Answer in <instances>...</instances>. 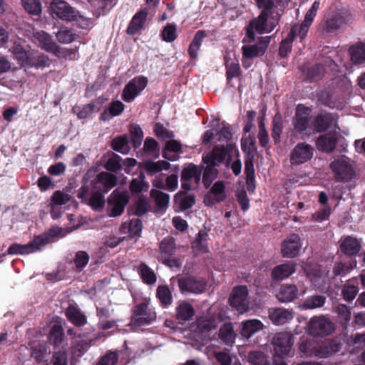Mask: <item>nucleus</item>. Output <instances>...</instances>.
<instances>
[{
	"label": "nucleus",
	"instance_id": "1",
	"mask_svg": "<svg viewBox=\"0 0 365 365\" xmlns=\"http://www.w3.org/2000/svg\"><path fill=\"white\" fill-rule=\"evenodd\" d=\"M232 145L216 146L212 152L202 158L203 165L200 168L203 169L202 182L206 187L210 186L218 175L217 167L225 160L229 153L232 152Z\"/></svg>",
	"mask_w": 365,
	"mask_h": 365
},
{
	"label": "nucleus",
	"instance_id": "2",
	"mask_svg": "<svg viewBox=\"0 0 365 365\" xmlns=\"http://www.w3.org/2000/svg\"><path fill=\"white\" fill-rule=\"evenodd\" d=\"M281 14L277 13L276 16H270L264 12H260L259 16L252 19L245 27V36L249 43H252L255 40V32L263 34L270 33L276 26V24L268 22L270 18L278 22Z\"/></svg>",
	"mask_w": 365,
	"mask_h": 365
},
{
	"label": "nucleus",
	"instance_id": "3",
	"mask_svg": "<svg viewBox=\"0 0 365 365\" xmlns=\"http://www.w3.org/2000/svg\"><path fill=\"white\" fill-rule=\"evenodd\" d=\"M329 168L334 178L339 182H349L356 176V170L353 162L344 155L335 158L331 162Z\"/></svg>",
	"mask_w": 365,
	"mask_h": 365
},
{
	"label": "nucleus",
	"instance_id": "4",
	"mask_svg": "<svg viewBox=\"0 0 365 365\" xmlns=\"http://www.w3.org/2000/svg\"><path fill=\"white\" fill-rule=\"evenodd\" d=\"M70 231L65 230L62 227L54 226L50 228L46 232L39 235L28 245H24V254L31 253L40 250L42 247L50 243L56 237H63Z\"/></svg>",
	"mask_w": 365,
	"mask_h": 365
},
{
	"label": "nucleus",
	"instance_id": "5",
	"mask_svg": "<svg viewBox=\"0 0 365 365\" xmlns=\"http://www.w3.org/2000/svg\"><path fill=\"white\" fill-rule=\"evenodd\" d=\"M148 80L143 76H135L124 87L121 98L127 102H132L148 86Z\"/></svg>",
	"mask_w": 365,
	"mask_h": 365
},
{
	"label": "nucleus",
	"instance_id": "6",
	"mask_svg": "<svg viewBox=\"0 0 365 365\" xmlns=\"http://www.w3.org/2000/svg\"><path fill=\"white\" fill-rule=\"evenodd\" d=\"M334 330V323L324 316L314 317L308 324V332L312 336H327L331 334Z\"/></svg>",
	"mask_w": 365,
	"mask_h": 365
},
{
	"label": "nucleus",
	"instance_id": "7",
	"mask_svg": "<svg viewBox=\"0 0 365 365\" xmlns=\"http://www.w3.org/2000/svg\"><path fill=\"white\" fill-rule=\"evenodd\" d=\"M181 186L185 190H191L196 187L201 180V169L190 163L181 172Z\"/></svg>",
	"mask_w": 365,
	"mask_h": 365
},
{
	"label": "nucleus",
	"instance_id": "8",
	"mask_svg": "<svg viewBox=\"0 0 365 365\" xmlns=\"http://www.w3.org/2000/svg\"><path fill=\"white\" fill-rule=\"evenodd\" d=\"M230 305L236 309L240 314L249 309L250 301L248 299V289L245 285H240L233 288L230 297Z\"/></svg>",
	"mask_w": 365,
	"mask_h": 365
},
{
	"label": "nucleus",
	"instance_id": "9",
	"mask_svg": "<svg viewBox=\"0 0 365 365\" xmlns=\"http://www.w3.org/2000/svg\"><path fill=\"white\" fill-rule=\"evenodd\" d=\"M314 148L306 143H299L290 155L292 165H301L311 160L314 155Z\"/></svg>",
	"mask_w": 365,
	"mask_h": 365
},
{
	"label": "nucleus",
	"instance_id": "10",
	"mask_svg": "<svg viewBox=\"0 0 365 365\" xmlns=\"http://www.w3.org/2000/svg\"><path fill=\"white\" fill-rule=\"evenodd\" d=\"M51 8L53 14L63 21H71L77 17L78 11L65 1L55 0L51 3Z\"/></svg>",
	"mask_w": 365,
	"mask_h": 365
},
{
	"label": "nucleus",
	"instance_id": "11",
	"mask_svg": "<svg viewBox=\"0 0 365 365\" xmlns=\"http://www.w3.org/2000/svg\"><path fill=\"white\" fill-rule=\"evenodd\" d=\"M269 43V36H262L258 38L255 44L243 46L242 47V57L244 58H254L263 56Z\"/></svg>",
	"mask_w": 365,
	"mask_h": 365
},
{
	"label": "nucleus",
	"instance_id": "12",
	"mask_svg": "<svg viewBox=\"0 0 365 365\" xmlns=\"http://www.w3.org/2000/svg\"><path fill=\"white\" fill-rule=\"evenodd\" d=\"M292 336L287 332L278 333L273 339L274 350L277 356L283 357L289 354L292 346Z\"/></svg>",
	"mask_w": 365,
	"mask_h": 365
},
{
	"label": "nucleus",
	"instance_id": "13",
	"mask_svg": "<svg viewBox=\"0 0 365 365\" xmlns=\"http://www.w3.org/2000/svg\"><path fill=\"white\" fill-rule=\"evenodd\" d=\"M178 283L182 293H202L206 287V284L203 280H197L192 277L179 278Z\"/></svg>",
	"mask_w": 365,
	"mask_h": 365
},
{
	"label": "nucleus",
	"instance_id": "14",
	"mask_svg": "<svg viewBox=\"0 0 365 365\" xmlns=\"http://www.w3.org/2000/svg\"><path fill=\"white\" fill-rule=\"evenodd\" d=\"M128 202L127 194L118 191H114L109 197L108 204L110 206V215L117 217L120 215Z\"/></svg>",
	"mask_w": 365,
	"mask_h": 365
},
{
	"label": "nucleus",
	"instance_id": "15",
	"mask_svg": "<svg viewBox=\"0 0 365 365\" xmlns=\"http://www.w3.org/2000/svg\"><path fill=\"white\" fill-rule=\"evenodd\" d=\"M51 61L48 56L38 51H26L24 49V65L36 68L48 66Z\"/></svg>",
	"mask_w": 365,
	"mask_h": 365
},
{
	"label": "nucleus",
	"instance_id": "16",
	"mask_svg": "<svg viewBox=\"0 0 365 365\" xmlns=\"http://www.w3.org/2000/svg\"><path fill=\"white\" fill-rule=\"evenodd\" d=\"M305 292L306 289L304 287H298L295 284H286L281 286L276 296L280 302L287 303L297 298L299 293L300 294H304Z\"/></svg>",
	"mask_w": 365,
	"mask_h": 365
},
{
	"label": "nucleus",
	"instance_id": "17",
	"mask_svg": "<svg viewBox=\"0 0 365 365\" xmlns=\"http://www.w3.org/2000/svg\"><path fill=\"white\" fill-rule=\"evenodd\" d=\"M155 318V313L148 309L146 303H142L137 306L132 321L135 324L141 326L150 324L154 321Z\"/></svg>",
	"mask_w": 365,
	"mask_h": 365
},
{
	"label": "nucleus",
	"instance_id": "18",
	"mask_svg": "<svg viewBox=\"0 0 365 365\" xmlns=\"http://www.w3.org/2000/svg\"><path fill=\"white\" fill-rule=\"evenodd\" d=\"M341 252L346 256H355L361 249V242L352 236L341 237L339 241Z\"/></svg>",
	"mask_w": 365,
	"mask_h": 365
},
{
	"label": "nucleus",
	"instance_id": "19",
	"mask_svg": "<svg viewBox=\"0 0 365 365\" xmlns=\"http://www.w3.org/2000/svg\"><path fill=\"white\" fill-rule=\"evenodd\" d=\"M117 184V178L109 173L102 172L99 173L96 179L94 187L96 190L106 193L109 190Z\"/></svg>",
	"mask_w": 365,
	"mask_h": 365
},
{
	"label": "nucleus",
	"instance_id": "20",
	"mask_svg": "<svg viewBox=\"0 0 365 365\" xmlns=\"http://www.w3.org/2000/svg\"><path fill=\"white\" fill-rule=\"evenodd\" d=\"M300 247V237L297 235H292L282 243V256L288 258L294 257L298 255Z\"/></svg>",
	"mask_w": 365,
	"mask_h": 365
},
{
	"label": "nucleus",
	"instance_id": "21",
	"mask_svg": "<svg viewBox=\"0 0 365 365\" xmlns=\"http://www.w3.org/2000/svg\"><path fill=\"white\" fill-rule=\"evenodd\" d=\"M337 135L336 131L319 135L316 142L317 148L324 153H332L336 147Z\"/></svg>",
	"mask_w": 365,
	"mask_h": 365
},
{
	"label": "nucleus",
	"instance_id": "22",
	"mask_svg": "<svg viewBox=\"0 0 365 365\" xmlns=\"http://www.w3.org/2000/svg\"><path fill=\"white\" fill-rule=\"evenodd\" d=\"M35 41L38 42V46L45 51L53 53L58 48V45L54 41L52 36L43 31H37L34 34Z\"/></svg>",
	"mask_w": 365,
	"mask_h": 365
},
{
	"label": "nucleus",
	"instance_id": "23",
	"mask_svg": "<svg viewBox=\"0 0 365 365\" xmlns=\"http://www.w3.org/2000/svg\"><path fill=\"white\" fill-rule=\"evenodd\" d=\"M271 321L277 325H282L290 322L293 317V312L283 308H272L269 311Z\"/></svg>",
	"mask_w": 365,
	"mask_h": 365
},
{
	"label": "nucleus",
	"instance_id": "24",
	"mask_svg": "<svg viewBox=\"0 0 365 365\" xmlns=\"http://www.w3.org/2000/svg\"><path fill=\"white\" fill-rule=\"evenodd\" d=\"M148 16L147 9L138 11L133 17L127 28V33L130 35L137 34L144 25Z\"/></svg>",
	"mask_w": 365,
	"mask_h": 365
},
{
	"label": "nucleus",
	"instance_id": "25",
	"mask_svg": "<svg viewBox=\"0 0 365 365\" xmlns=\"http://www.w3.org/2000/svg\"><path fill=\"white\" fill-rule=\"evenodd\" d=\"M71 199V195L65 190L55 191L51 197V215L53 219L58 218V215H55V206L63 205L69 202Z\"/></svg>",
	"mask_w": 365,
	"mask_h": 365
},
{
	"label": "nucleus",
	"instance_id": "26",
	"mask_svg": "<svg viewBox=\"0 0 365 365\" xmlns=\"http://www.w3.org/2000/svg\"><path fill=\"white\" fill-rule=\"evenodd\" d=\"M295 271L294 264L284 263L276 266L272 272V276L275 280H283L292 275Z\"/></svg>",
	"mask_w": 365,
	"mask_h": 365
},
{
	"label": "nucleus",
	"instance_id": "27",
	"mask_svg": "<svg viewBox=\"0 0 365 365\" xmlns=\"http://www.w3.org/2000/svg\"><path fill=\"white\" fill-rule=\"evenodd\" d=\"M182 145L180 142L171 140L166 143L165 148L163 152V156L169 160H177L179 158L178 153H181Z\"/></svg>",
	"mask_w": 365,
	"mask_h": 365
},
{
	"label": "nucleus",
	"instance_id": "28",
	"mask_svg": "<svg viewBox=\"0 0 365 365\" xmlns=\"http://www.w3.org/2000/svg\"><path fill=\"white\" fill-rule=\"evenodd\" d=\"M263 327V324L258 319L247 320L242 323L241 334L244 337L250 338Z\"/></svg>",
	"mask_w": 365,
	"mask_h": 365
},
{
	"label": "nucleus",
	"instance_id": "29",
	"mask_svg": "<svg viewBox=\"0 0 365 365\" xmlns=\"http://www.w3.org/2000/svg\"><path fill=\"white\" fill-rule=\"evenodd\" d=\"M207 35L206 31L204 30H199L196 32L188 48V54L191 58H197L198 51L200 48L203 39Z\"/></svg>",
	"mask_w": 365,
	"mask_h": 365
},
{
	"label": "nucleus",
	"instance_id": "30",
	"mask_svg": "<svg viewBox=\"0 0 365 365\" xmlns=\"http://www.w3.org/2000/svg\"><path fill=\"white\" fill-rule=\"evenodd\" d=\"M66 316L72 324L77 327L83 326L86 323V316L73 305H70L66 309Z\"/></svg>",
	"mask_w": 365,
	"mask_h": 365
},
{
	"label": "nucleus",
	"instance_id": "31",
	"mask_svg": "<svg viewBox=\"0 0 365 365\" xmlns=\"http://www.w3.org/2000/svg\"><path fill=\"white\" fill-rule=\"evenodd\" d=\"M343 22L341 16L333 15L322 24L323 31L327 34L334 33L341 26Z\"/></svg>",
	"mask_w": 365,
	"mask_h": 365
},
{
	"label": "nucleus",
	"instance_id": "32",
	"mask_svg": "<svg viewBox=\"0 0 365 365\" xmlns=\"http://www.w3.org/2000/svg\"><path fill=\"white\" fill-rule=\"evenodd\" d=\"M324 71V67L322 63H316L309 66L303 72L308 81L316 82L322 78Z\"/></svg>",
	"mask_w": 365,
	"mask_h": 365
},
{
	"label": "nucleus",
	"instance_id": "33",
	"mask_svg": "<svg viewBox=\"0 0 365 365\" xmlns=\"http://www.w3.org/2000/svg\"><path fill=\"white\" fill-rule=\"evenodd\" d=\"M150 196L159 210L165 211L168 208L170 202V196L168 194L160 190L152 189Z\"/></svg>",
	"mask_w": 365,
	"mask_h": 365
},
{
	"label": "nucleus",
	"instance_id": "34",
	"mask_svg": "<svg viewBox=\"0 0 365 365\" xmlns=\"http://www.w3.org/2000/svg\"><path fill=\"white\" fill-rule=\"evenodd\" d=\"M351 60L354 64H361L365 62V43H360L349 48Z\"/></svg>",
	"mask_w": 365,
	"mask_h": 365
},
{
	"label": "nucleus",
	"instance_id": "35",
	"mask_svg": "<svg viewBox=\"0 0 365 365\" xmlns=\"http://www.w3.org/2000/svg\"><path fill=\"white\" fill-rule=\"evenodd\" d=\"M326 302V297L323 295H313L305 299L300 305L304 309H313L324 306Z\"/></svg>",
	"mask_w": 365,
	"mask_h": 365
},
{
	"label": "nucleus",
	"instance_id": "36",
	"mask_svg": "<svg viewBox=\"0 0 365 365\" xmlns=\"http://www.w3.org/2000/svg\"><path fill=\"white\" fill-rule=\"evenodd\" d=\"M309 27L310 25L306 24L304 21H302V23L300 24H294L287 35L293 40H294L296 37H299L300 41L302 42V41L306 38L307 35Z\"/></svg>",
	"mask_w": 365,
	"mask_h": 365
},
{
	"label": "nucleus",
	"instance_id": "37",
	"mask_svg": "<svg viewBox=\"0 0 365 365\" xmlns=\"http://www.w3.org/2000/svg\"><path fill=\"white\" fill-rule=\"evenodd\" d=\"M255 1L260 12L273 16L274 9L280 6L282 0H255Z\"/></svg>",
	"mask_w": 365,
	"mask_h": 365
},
{
	"label": "nucleus",
	"instance_id": "38",
	"mask_svg": "<svg viewBox=\"0 0 365 365\" xmlns=\"http://www.w3.org/2000/svg\"><path fill=\"white\" fill-rule=\"evenodd\" d=\"M336 119L332 115H317L314 128L317 132H323L335 125Z\"/></svg>",
	"mask_w": 365,
	"mask_h": 365
},
{
	"label": "nucleus",
	"instance_id": "39",
	"mask_svg": "<svg viewBox=\"0 0 365 365\" xmlns=\"http://www.w3.org/2000/svg\"><path fill=\"white\" fill-rule=\"evenodd\" d=\"M170 166V163L165 160H159L158 162L148 160L146 161L144 165L145 170L151 175L159 173L163 170H168Z\"/></svg>",
	"mask_w": 365,
	"mask_h": 365
},
{
	"label": "nucleus",
	"instance_id": "40",
	"mask_svg": "<svg viewBox=\"0 0 365 365\" xmlns=\"http://www.w3.org/2000/svg\"><path fill=\"white\" fill-rule=\"evenodd\" d=\"M193 307L187 302L181 303L177 308V317L182 321L190 320L194 315Z\"/></svg>",
	"mask_w": 365,
	"mask_h": 365
},
{
	"label": "nucleus",
	"instance_id": "41",
	"mask_svg": "<svg viewBox=\"0 0 365 365\" xmlns=\"http://www.w3.org/2000/svg\"><path fill=\"white\" fill-rule=\"evenodd\" d=\"M339 350V348L336 344L334 342L324 343L316 349L315 356L319 358H325Z\"/></svg>",
	"mask_w": 365,
	"mask_h": 365
},
{
	"label": "nucleus",
	"instance_id": "42",
	"mask_svg": "<svg viewBox=\"0 0 365 365\" xmlns=\"http://www.w3.org/2000/svg\"><path fill=\"white\" fill-rule=\"evenodd\" d=\"M226 78L228 81H230L234 78H238L242 75L240 66L237 61H226Z\"/></svg>",
	"mask_w": 365,
	"mask_h": 365
},
{
	"label": "nucleus",
	"instance_id": "43",
	"mask_svg": "<svg viewBox=\"0 0 365 365\" xmlns=\"http://www.w3.org/2000/svg\"><path fill=\"white\" fill-rule=\"evenodd\" d=\"M162 39L168 43L173 42L177 38V26L175 24H167L160 34Z\"/></svg>",
	"mask_w": 365,
	"mask_h": 365
},
{
	"label": "nucleus",
	"instance_id": "44",
	"mask_svg": "<svg viewBox=\"0 0 365 365\" xmlns=\"http://www.w3.org/2000/svg\"><path fill=\"white\" fill-rule=\"evenodd\" d=\"M245 173L246 174L247 189L253 190L254 185H252L255 179V168L254 163L252 158H248L245 162Z\"/></svg>",
	"mask_w": 365,
	"mask_h": 365
},
{
	"label": "nucleus",
	"instance_id": "45",
	"mask_svg": "<svg viewBox=\"0 0 365 365\" xmlns=\"http://www.w3.org/2000/svg\"><path fill=\"white\" fill-rule=\"evenodd\" d=\"M220 337L225 344H232L235 341V334L231 324H224L220 329Z\"/></svg>",
	"mask_w": 365,
	"mask_h": 365
},
{
	"label": "nucleus",
	"instance_id": "46",
	"mask_svg": "<svg viewBox=\"0 0 365 365\" xmlns=\"http://www.w3.org/2000/svg\"><path fill=\"white\" fill-rule=\"evenodd\" d=\"M56 37L59 43L68 44L75 40L76 34L71 29L63 27L56 34Z\"/></svg>",
	"mask_w": 365,
	"mask_h": 365
},
{
	"label": "nucleus",
	"instance_id": "47",
	"mask_svg": "<svg viewBox=\"0 0 365 365\" xmlns=\"http://www.w3.org/2000/svg\"><path fill=\"white\" fill-rule=\"evenodd\" d=\"M139 272L143 281L148 284H153L156 282V276L154 272L145 263L139 266Z\"/></svg>",
	"mask_w": 365,
	"mask_h": 365
},
{
	"label": "nucleus",
	"instance_id": "48",
	"mask_svg": "<svg viewBox=\"0 0 365 365\" xmlns=\"http://www.w3.org/2000/svg\"><path fill=\"white\" fill-rule=\"evenodd\" d=\"M212 120L210 121L212 129L207 130L202 138V143L204 144L209 143L213 138L218 134V128L219 126V118L215 115H211Z\"/></svg>",
	"mask_w": 365,
	"mask_h": 365
},
{
	"label": "nucleus",
	"instance_id": "49",
	"mask_svg": "<svg viewBox=\"0 0 365 365\" xmlns=\"http://www.w3.org/2000/svg\"><path fill=\"white\" fill-rule=\"evenodd\" d=\"M24 10L30 15L39 17L41 13L40 0H24Z\"/></svg>",
	"mask_w": 365,
	"mask_h": 365
},
{
	"label": "nucleus",
	"instance_id": "50",
	"mask_svg": "<svg viewBox=\"0 0 365 365\" xmlns=\"http://www.w3.org/2000/svg\"><path fill=\"white\" fill-rule=\"evenodd\" d=\"M145 175L143 173L135 179H133L130 184V189L133 192H140L148 190L149 185L145 182Z\"/></svg>",
	"mask_w": 365,
	"mask_h": 365
},
{
	"label": "nucleus",
	"instance_id": "51",
	"mask_svg": "<svg viewBox=\"0 0 365 365\" xmlns=\"http://www.w3.org/2000/svg\"><path fill=\"white\" fill-rule=\"evenodd\" d=\"M77 48L70 49L66 48H61L60 46H58V48L56 51H54L53 54L59 58H62L69 61H74L77 59Z\"/></svg>",
	"mask_w": 365,
	"mask_h": 365
},
{
	"label": "nucleus",
	"instance_id": "52",
	"mask_svg": "<svg viewBox=\"0 0 365 365\" xmlns=\"http://www.w3.org/2000/svg\"><path fill=\"white\" fill-rule=\"evenodd\" d=\"M112 147L115 150L122 154H128L130 150L128 138L125 136L113 139Z\"/></svg>",
	"mask_w": 365,
	"mask_h": 365
},
{
	"label": "nucleus",
	"instance_id": "53",
	"mask_svg": "<svg viewBox=\"0 0 365 365\" xmlns=\"http://www.w3.org/2000/svg\"><path fill=\"white\" fill-rule=\"evenodd\" d=\"M64 334L63 328L59 324H55L52 327L50 332V341L54 345H59L63 340Z\"/></svg>",
	"mask_w": 365,
	"mask_h": 365
},
{
	"label": "nucleus",
	"instance_id": "54",
	"mask_svg": "<svg viewBox=\"0 0 365 365\" xmlns=\"http://www.w3.org/2000/svg\"><path fill=\"white\" fill-rule=\"evenodd\" d=\"M157 297L164 305L170 304L172 302V294L167 286H159L158 287Z\"/></svg>",
	"mask_w": 365,
	"mask_h": 365
},
{
	"label": "nucleus",
	"instance_id": "55",
	"mask_svg": "<svg viewBox=\"0 0 365 365\" xmlns=\"http://www.w3.org/2000/svg\"><path fill=\"white\" fill-rule=\"evenodd\" d=\"M210 192L215 196V202H220L225 199V185L222 181H217L211 187Z\"/></svg>",
	"mask_w": 365,
	"mask_h": 365
},
{
	"label": "nucleus",
	"instance_id": "56",
	"mask_svg": "<svg viewBox=\"0 0 365 365\" xmlns=\"http://www.w3.org/2000/svg\"><path fill=\"white\" fill-rule=\"evenodd\" d=\"M293 41L294 40L288 35L281 41L279 48V55L282 58H286L288 56L289 53L292 51Z\"/></svg>",
	"mask_w": 365,
	"mask_h": 365
},
{
	"label": "nucleus",
	"instance_id": "57",
	"mask_svg": "<svg viewBox=\"0 0 365 365\" xmlns=\"http://www.w3.org/2000/svg\"><path fill=\"white\" fill-rule=\"evenodd\" d=\"M130 134L132 136L133 145L135 148H138L141 145L143 134L141 128L137 125H133L130 128Z\"/></svg>",
	"mask_w": 365,
	"mask_h": 365
},
{
	"label": "nucleus",
	"instance_id": "58",
	"mask_svg": "<svg viewBox=\"0 0 365 365\" xmlns=\"http://www.w3.org/2000/svg\"><path fill=\"white\" fill-rule=\"evenodd\" d=\"M342 295L345 300L352 301L359 292V288L355 285H344L342 289Z\"/></svg>",
	"mask_w": 365,
	"mask_h": 365
},
{
	"label": "nucleus",
	"instance_id": "59",
	"mask_svg": "<svg viewBox=\"0 0 365 365\" xmlns=\"http://www.w3.org/2000/svg\"><path fill=\"white\" fill-rule=\"evenodd\" d=\"M90 205L95 210L102 208L104 205V199L102 192L96 190L90 199Z\"/></svg>",
	"mask_w": 365,
	"mask_h": 365
},
{
	"label": "nucleus",
	"instance_id": "60",
	"mask_svg": "<svg viewBox=\"0 0 365 365\" xmlns=\"http://www.w3.org/2000/svg\"><path fill=\"white\" fill-rule=\"evenodd\" d=\"M319 1H315L312 4L311 8L307 11L304 16V20L303 21L311 26L315 16H317V11L319 9Z\"/></svg>",
	"mask_w": 365,
	"mask_h": 365
},
{
	"label": "nucleus",
	"instance_id": "61",
	"mask_svg": "<svg viewBox=\"0 0 365 365\" xmlns=\"http://www.w3.org/2000/svg\"><path fill=\"white\" fill-rule=\"evenodd\" d=\"M334 309L343 320L346 322L350 320L351 311L346 305L339 303L336 304L334 306Z\"/></svg>",
	"mask_w": 365,
	"mask_h": 365
},
{
	"label": "nucleus",
	"instance_id": "62",
	"mask_svg": "<svg viewBox=\"0 0 365 365\" xmlns=\"http://www.w3.org/2000/svg\"><path fill=\"white\" fill-rule=\"evenodd\" d=\"M155 132L156 135L163 140L171 139L173 137V132L168 130L160 123H157L155 125Z\"/></svg>",
	"mask_w": 365,
	"mask_h": 365
},
{
	"label": "nucleus",
	"instance_id": "63",
	"mask_svg": "<svg viewBox=\"0 0 365 365\" xmlns=\"http://www.w3.org/2000/svg\"><path fill=\"white\" fill-rule=\"evenodd\" d=\"M293 121L295 128L299 131L306 130L309 125V120L307 115H295Z\"/></svg>",
	"mask_w": 365,
	"mask_h": 365
},
{
	"label": "nucleus",
	"instance_id": "64",
	"mask_svg": "<svg viewBox=\"0 0 365 365\" xmlns=\"http://www.w3.org/2000/svg\"><path fill=\"white\" fill-rule=\"evenodd\" d=\"M142 231V222L139 219H132L129 224V233L133 237H139Z\"/></svg>",
	"mask_w": 365,
	"mask_h": 365
}]
</instances>
